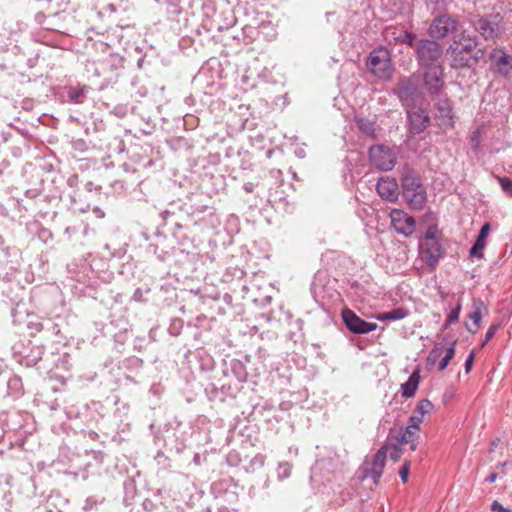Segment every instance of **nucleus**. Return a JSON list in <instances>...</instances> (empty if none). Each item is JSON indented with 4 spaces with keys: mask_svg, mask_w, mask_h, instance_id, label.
<instances>
[{
    "mask_svg": "<svg viewBox=\"0 0 512 512\" xmlns=\"http://www.w3.org/2000/svg\"><path fill=\"white\" fill-rule=\"evenodd\" d=\"M368 156L371 164L380 171H390L396 164L394 151L384 144L372 145L368 150Z\"/></svg>",
    "mask_w": 512,
    "mask_h": 512,
    "instance_id": "dca6fc26",
    "label": "nucleus"
},
{
    "mask_svg": "<svg viewBox=\"0 0 512 512\" xmlns=\"http://www.w3.org/2000/svg\"><path fill=\"white\" fill-rule=\"evenodd\" d=\"M432 409V402L428 399H423L417 403L413 413H415L418 416H421V418L423 419L424 415L430 413Z\"/></svg>",
    "mask_w": 512,
    "mask_h": 512,
    "instance_id": "37998d69",
    "label": "nucleus"
},
{
    "mask_svg": "<svg viewBox=\"0 0 512 512\" xmlns=\"http://www.w3.org/2000/svg\"><path fill=\"white\" fill-rule=\"evenodd\" d=\"M486 310L484 302L482 300H474L473 301V311L468 314L469 319L473 321V325L465 324V328L468 332L475 334L481 323L482 319V310Z\"/></svg>",
    "mask_w": 512,
    "mask_h": 512,
    "instance_id": "bb28decb",
    "label": "nucleus"
},
{
    "mask_svg": "<svg viewBox=\"0 0 512 512\" xmlns=\"http://www.w3.org/2000/svg\"><path fill=\"white\" fill-rule=\"evenodd\" d=\"M45 348L43 345L33 344L28 341L27 344L16 343L13 346L14 359L25 367H34L38 363H42L38 369L50 371L49 365L46 364L47 359H43Z\"/></svg>",
    "mask_w": 512,
    "mask_h": 512,
    "instance_id": "0eeeda50",
    "label": "nucleus"
},
{
    "mask_svg": "<svg viewBox=\"0 0 512 512\" xmlns=\"http://www.w3.org/2000/svg\"><path fill=\"white\" fill-rule=\"evenodd\" d=\"M386 450H378L371 460L366 459L361 467L362 480L371 478L374 484H378L383 474L386 463Z\"/></svg>",
    "mask_w": 512,
    "mask_h": 512,
    "instance_id": "a211bd4d",
    "label": "nucleus"
},
{
    "mask_svg": "<svg viewBox=\"0 0 512 512\" xmlns=\"http://www.w3.org/2000/svg\"><path fill=\"white\" fill-rule=\"evenodd\" d=\"M267 202L272 208L279 211H286L289 205L287 196H285L283 191L280 190L269 192Z\"/></svg>",
    "mask_w": 512,
    "mask_h": 512,
    "instance_id": "7c9ffc66",
    "label": "nucleus"
},
{
    "mask_svg": "<svg viewBox=\"0 0 512 512\" xmlns=\"http://www.w3.org/2000/svg\"><path fill=\"white\" fill-rule=\"evenodd\" d=\"M495 64L498 73L502 76H507L512 70V56L501 51V55L496 59Z\"/></svg>",
    "mask_w": 512,
    "mask_h": 512,
    "instance_id": "72a5a7b5",
    "label": "nucleus"
},
{
    "mask_svg": "<svg viewBox=\"0 0 512 512\" xmlns=\"http://www.w3.org/2000/svg\"><path fill=\"white\" fill-rule=\"evenodd\" d=\"M277 474L280 480L288 478L291 474V465L287 462L279 463Z\"/></svg>",
    "mask_w": 512,
    "mask_h": 512,
    "instance_id": "de8ad7c7",
    "label": "nucleus"
},
{
    "mask_svg": "<svg viewBox=\"0 0 512 512\" xmlns=\"http://www.w3.org/2000/svg\"><path fill=\"white\" fill-rule=\"evenodd\" d=\"M460 23L457 18L446 12L437 15L431 22L427 33L434 39H444L449 35H455L459 30Z\"/></svg>",
    "mask_w": 512,
    "mask_h": 512,
    "instance_id": "9d476101",
    "label": "nucleus"
},
{
    "mask_svg": "<svg viewBox=\"0 0 512 512\" xmlns=\"http://www.w3.org/2000/svg\"><path fill=\"white\" fill-rule=\"evenodd\" d=\"M85 189L89 192H92V191H96V192H99L101 191L102 187L99 186V185H95L93 182L91 181H88L85 183L84 185Z\"/></svg>",
    "mask_w": 512,
    "mask_h": 512,
    "instance_id": "774afa93",
    "label": "nucleus"
},
{
    "mask_svg": "<svg viewBox=\"0 0 512 512\" xmlns=\"http://www.w3.org/2000/svg\"><path fill=\"white\" fill-rule=\"evenodd\" d=\"M474 357H475L474 351H471L468 354V356L466 357V360H465V363H464V367H465L466 373H469L471 371L472 366H473V362H474Z\"/></svg>",
    "mask_w": 512,
    "mask_h": 512,
    "instance_id": "680f3d73",
    "label": "nucleus"
},
{
    "mask_svg": "<svg viewBox=\"0 0 512 512\" xmlns=\"http://www.w3.org/2000/svg\"><path fill=\"white\" fill-rule=\"evenodd\" d=\"M356 124L360 132L370 138H376V127L375 122L367 118H359L356 120Z\"/></svg>",
    "mask_w": 512,
    "mask_h": 512,
    "instance_id": "e433bc0d",
    "label": "nucleus"
},
{
    "mask_svg": "<svg viewBox=\"0 0 512 512\" xmlns=\"http://www.w3.org/2000/svg\"><path fill=\"white\" fill-rule=\"evenodd\" d=\"M409 315V310L404 307H397L390 311L383 312L377 315L379 321H397L404 319Z\"/></svg>",
    "mask_w": 512,
    "mask_h": 512,
    "instance_id": "473e14b6",
    "label": "nucleus"
},
{
    "mask_svg": "<svg viewBox=\"0 0 512 512\" xmlns=\"http://www.w3.org/2000/svg\"><path fill=\"white\" fill-rule=\"evenodd\" d=\"M221 391L224 395V400L227 398V397H230V398H235L238 391H239V388L236 387V386H232L231 384H223L221 387Z\"/></svg>",
    "mask_w": 512,
    "mask_h": 512,
    "instance_id": "8fccbe9b",
    "label": "nucleus"
},
{
    "mask_svg": "<svg viewBox=\"0 0 512 512\" xmlns=\"http://www.w3.org/2000/svg\"><path fill=\"white\" fill-rule=\"evenodd\" d=\"M485 246H486V243L481 242L476 239L469 250V256L471 258H478V259L483 258V256H484L483 249L485 248Z\"/></svg>",
    "mask_w": 512,
    "mask_h": 512,
    "instance_id": "a18cd8bd",
    "label": "nucleus"
},
{
    "mask_svg": "<svg viewBox=\"0 0 512 512\" xmlns=\"http://www.w3.org/2000/svg\"><path fill=\"white\" fill-rule=\"evenodd\" d=\"M499 326L500 325L498 323H495L488 328L485 337L481 343V347H484L495 336L497 330L499 329Z\"/></svg>",
    "mask_w": 512,
    "mask_h": 512,
    "instance_id": "3c124183",
    "label": "nucleus"
},
{
    "mask_svg": "<svg viewBox=\"0 0 512 512\" xmlns=\"http://www.w3.org/2000/svg\"><path fill=\"white\" fill-rule=\"evenodd\" d=\"M205 393L210 401L224 402V395L221 388H218L214 384H210L205 388Z\"/></svg>",
    "mask_w": 512,
    "mask_h": 512,
    "instance_id": "a19ab883",
    "label": "nucleus"
},
{
    "mask_svg": "<svg viewBox=\"0 0 512 512\" xmlns=\"http://www.w3.org/2000/svg\"><path fill=\"white\" fill-rule=\"evenodd\" d=\"M345 327L353 334H367L375 331L378 327L375 322H368L358 316L353 310L344 308L341 312Z\"/></svg>",
    "mask_w": 512,
    "mask_h": 512,
    "instance_id": "f3484780",
    "label": "nucleus"
},
{
    "mask_svg": "<svg viewBox=\"0 0 512 512\" xmlns=\"http://www.w3.org/2000/svg\"><path fill=\"white\" fill-rule=\"evenodd\" d=\"M143 366V360L136 356H130L124 358L120 364L119 368L123 369L125 372L135 373L139 371Z\"/></svg>",
    "mask_w": 512,
    "mask_h": 512,
    "instance_id": "c9c22d12",
    "label": "nucleus"
},
{
    "mask_svg": "<svg viewBox=\"0 0 512 512\" xmlns=\"http://www.w3.org/2000/svg\"><path fill=\"white\" fill-rule=\"evenodd\" d=\"M461 308H462L461 302H460V300H458L456 305L454 307H452L451 310L449 311V313L447 314V318L444 323L445 329L448 328L450 325L458 322Z\"/></svg>",
    "mask_w": 512,
    "mask_h": 512,
    "instance_id": "ea45409f",
    "label": "nucleus"
},
{
    "mask_svg": "<svg viewBox=\"0 0 512 512\" xmlns=\"http://www.w3.org/2000/svg\"><path fill=\"white\" fill-rule=\"evenodd\" d=\"M89 91L90 87L87 85L66 86V101L71 104H82L87 99Z\"/></svg>",
    "mask_w": 512,
    "mask_h": 512,
    "instance_id": "393cba45",
    "label": "nucleus"
},
{
    "mask_svg": "<svg viewBox=\"0 0 512 512\" xmlns=\"http://www.w3.org/2000/svg\"><path fill=\"white\" fill-rule=\"evenodd\" d=\"M490 229H491L490 224L488 222L484 223L481 226L480 231H479L476 239L481 241V242L486 243V239H487V236L489 234Z\"/></svg>",
    "mask_w": 512,
    "mask_h": 512,
    "instance_id": "6e6d98bb",
    "label": "nucleus"
},
{
    "mask_svg": "<svg viewBox=\"0 0 512 512\" xmlns=\"http://www.w3.org/2000/svg\"><path fill=\"white\" fill-rule=\"evenodd\" d=\"M491 510L497 511V512H511V510L509 508L504 507L498 501H494L491 504Z\"/></svg>",
    "mask_w": 512,
    "mask_h": 512,
    "instance_id": "0e129e2a",
    "label": "nucleus"
},
{
    "mask_svg": "<svg viewBox=\"0 0 512 512\" xmlns=\"http://www.w3.org/2000/svg\"><path fill=\"white\" fill-rule=\"evenodd\" d=\"M191 208H193V201L191 199H177L171 201L167 208L160 213L164 224L170 222L176 227L173 236L179 239L181 246H185L186 242L189 240L186 236H180L179 231L183 228H188V217Z\"/></svg>",
    "mask_w": 512,
    "mask_h": 512,
    "instance_id": "7ed1b4c3",
    "label": "nucleus"
},
{
    "mask_svg": "<svg viewBox=\"0 0 512 512\" xmlns=\"http://www.w3.org/2000/svg\"><path fill=\"white\" fill-rule=\"evenodd\" d=\"M424 254L426 255V263L429 267H435L442 254V247L438 241L426 242L421 244Z\"/></svg>",
    "mask_w": 512,
    "mask_h": 512,
    "instance_id": "a878e982",
    "label": "nucleus"
},
{
    "mask_svg": "<svg viewBox=\"0 0 512 512\" xmlns=\"http://www.w3.org/2000/svg\"><path fill=\"white\" fill-rule=\"evenodd\" d=\"M402 195L412 209L423 208L427 195L418 172L405 167L401 176Z\"/></svg>",
    "mask_w": 512,
    "mask_h": 512,
    "instance_id": "39448f33",
    "label": "nucleus"
},
{
    "mask_svg": "<svg viewBox=\"0 0 512 512\" xmlns=\"http://www.w3.org/2000/svg\"><path fill=\"white\" fill-rule=\"evenodd\" d=\"M225 374L227 376L232 374L239 383L246 382L248 376L245 364L241 360L234 358L227 363Z\"/></svg>",
    "mask_w": 512,
    "mask_h": 512,
    "instance_id": "cd10ccee",
    "label": "nucleus"
},
{
    "mask_svg": "<svg viewBox=\"0 0 512 512\" xmlns=\"http://www.w3.org/2000/svg\"><path fill=\"white\" fill-rule=\"evenodd\" d=\"M368 70L377 78L389 80L393 75V66L389 50L383 46L375 48L366 61Z\"/></svg>",
    "mask_w": 512,
    "mask_h": 512,
    "instance_id": "6e6552de",
    "label": "nucleus"
},
{
    "mask_svg": "<svg viewBox=\"0 0 512 512\" xmlns=\"http://www.w3.org/2000/svg\"><path fill=\"white\" fill-rule=\"evenodd\" d=\"M271 409H273V407L266 401L263 405L257 404L254 406V414L265 416L264 412H268Z\"/></svg>",
    "mask_w": 512,
    "mask_h": 512,
    "instance_id": "13d9d810",
    "label": "nucleus"
},
{
    "mask_svg": "<svg viewBox=\"0 0 512 512\" xmlns=\"http://www.w3.org/2000/svg\"><path fill=\"white\" fill-rule=\"evenodd\" d=\"M45 14L43 12H38L36 15H35V21L37 24L43 26L45 29L47 30H51V28L49 26H45L44 22H45Z\"/></svg>",
    "mask_w": 512,
    "mask_h": 512,
    "instance_id": "e2e57ef3",
    "label": "nucleus"
},
{
    "mask_svg": "<svg viewBox=\"0 0 512 512\" xmlns=\"http://www.w3.org/2000/svg\"><path fill=\"white\" fill-rule=\"evenodd\" d=\"M432 101L435 110L434 118L437 121V125L443 129L453 128L455 124L453 101L446 94L432 97Z\"/></svg>",
    "mask_w": 512,
    "mask_h": 512,
    "instance_id": "9b49d317",
    "label": "nucleus"
},
{
    "mask_svg": "<svg viewBox=\"0 0 512 512\" xmlns=\"http://www.w3.org/2000/svg\"><path fill=\"white\" fill-rule=\"evenodd\" d=\"M406 128L410 137L423 133L431 124V117L424 105L405 109Z\"/></svg>",
    "mask_w": 512,
    "mask_h": 512,
    "instance_id": "1a4fd4ad",
    "label": "nucleus"
},
{
    "mask_svg": "<svg viewBox=\"0 0 512 512\" xmlns=\"http://www.w3.org/2000/svg\"><path fill=\"white\" fill-rule=\"evenodd\" d=\"M19 259V249L0 234V266H4L10 271H16L20 265Z\"/></svg>",
    "mask_w": 512,
    "mask_h": 512,
    "instance_id": "aec40b11",
    "label": "nucleus"
},
{
    "mask_svg": "<svg viewBox=\"0 0 512 512\" xmlns=\"http://www.w3.org/2000/svg\"><path fill=\"white\" fill-rule=\"evenodd\" d=\"M417 76L420 77L422 87L425 88L427 94L431 96V98L444 94L445 81L443 66L420 69Z\"/></svg>",
    "mask_w": 512,
    "mask_h": 512,
    "instance_id": "f8f14e48",
    "label": "nucleus"
},
{
    "mask_svg": "<svg viewBox=\"0 0 512 512\" xmlns=\"http://www.w3.org/2000/svg\"><path fill=\"white\" fill-rule=\"evenodd\" d=\"M236 23L237 19L232 15H230V22L225 26L218 19L206 18L200 22L195 15L190 17L184 15L183 27L180 26L178 30L183 37L189 38L193 43H199L203 46L215 38V31L228 32L234 28Z\"/></svg>",
    "mask_w": 512,
    "mask_h": 512,
    "instance_id": "f03ea898",
    "label": "nucleus"
},
{
    "mask_svg": "<svg viewBox=\"0 0 512 512\" xmlns=\"http://www.w3.org/2000/svg\"><path fill=\"white\" fill-rule=\"evenodd\" d=\"M105 334L114 339V349L118 352L123 350L125 343L129 338L130 326L126 318L111 320L104 328Z\"/></svg>",
    "mask_w": 512,
    "mask_h": 512,
    "instance_id": "6ab92c4d",
    "label": "nucleus"
},
{
    "mask_svg": "<svg viewBox=\"0 0 512 512\" xmlns=\"http://www.w3.org/2000/svg\"><path fill=\"white\" fill-rule=\"evenodd\" d=\"M455 345H456V341H454L447 349H446V353H445V356L446 359H449L451 361V359L454 357L455 355Z\"/></svg>",
    "mask_w": 512,
    "mask_h": 512,
    "instance_id": "338daca9",
    "label": "nucleus"
},
{
    "mask_svg": "<svg viewBox=\"0 0 512 512\" xmlns=\"http://www.w3.org/2000/svg\"><path fill=\"white\" fill-rule=\"evenodd\" d=\"M24 306H25V304H24V303L19 302V303H17V304H16V306H15V307H13V308L11 309V316H12L13 321H14L15 323H19V324H20V323H22V322H23V319L21 318V316H22L23 314H26V312H27V310H26V309H23V308H24Z\"/></svg>",
    "mask_w": 512,
    "mask_h": 512,
    "instance_id": "49530a36",
    "label": "nucleus"
},
{
    "mask_svg": "<svg viewBox=\"0 0 512 512\" xmlns=\"http://www.w3.org/2000/svg\"><path fill=\"white\" fill-rule=\"evenodd\" d=\"M23 392L22 379L17 375L10 377L7 381L8 395H10L12 398H19L23 395Z\"/></svg>",
    "mask_w": 512,
    "mask_h": 512,
    "instance_id": "f704fd0d",
    "label": "nucleus"
},
{
    "mask_svg": "<svg viewBox=\"0 0 512 512\" xmlns=\"http://www.w3.org/2000/svg\"><path fill=\"white\" fill-rule=\"evenodd\" d=\"M98 504V501L94 499L93 497H88L85 501V504L83 506V510L85 512L91 511L93 508H95Z\"/></svg>",
    "mask_w": 512,
    "mask_h": 512,
    "instance_id": "052dcab7",
    "label": "nucleus"
},
{
    "mask_svg": "<svg viewBox=\"0 0 512 512\" xmlns=\"http://www.w3.org/2000/svg\"><path fill=\"white\" fill-rule=\"evenodd\" d=\"M394 93L404 110L424 105L426 102V94L422 89L420 77L417 74L400 78L394 88Z\"/></svg>",
    "mask_w": 512,
    "mask_h": 512,
    "instance_id": "20e7f679",
    "label": "nucleus"
},
{
    "mask_svg": "<svg viewBox=\"0 0 512 512\" xmlns=\"http://www.w3.org/2000/svg\"><path fill=\"white\" fill-rule=\"evenodd\" d=\"M149 252H152L153 254H155L160 261H165L167 259V257L169 256L168 251H164L163 249L161 251H159L158 244H150Z\"/></svg>",
    "mask_w": 512,
    "mask_h": 512,
    "instance_id": "603ef678",
    "label": "nucleus"
},
{
    "mask_svg": "<svg viewBox=\"0 0 512 512\" xmlns=\"http://www.w3.org/2000/svg\"><path fill=\"white\" fill-rule=\"evenodd\" d=\"M178 2L179 0H167L165 2V9L169 19L176 20L177 23H184V15L189 16L186 11H183Z\"/></svg>",
    "mask_w": 512,
    "mask_h": 512,
    "instance_id": "c756f323",
    "label": "nucleus"
},
{
    "mask_svg": "<svg viewBox=\"0 0 512 512\" xmlns=\"http://www.w3.org/2000/svg\"><path fill=\"white\" fill-rule=\"evenodd\" d=\"M418 431L415 425H408L404 430L401 429L397 436H395L397 443L384 444L381 448H399L401 444L411 443L410 448H416L415 440L418 438Z\"/></svg>",
    "mask_w": 512,
    "mask_h": 512,
    "instance_id": "5701e85b",
    "label": "nucleus"
},
{
    "mask_svg": "<svg viewBox=\"0 0 512 512\" xmlns=\"http://www.w3.org/2000/svg\"><path fill=\"white\" fill-rule=\"evenodd\" d=\"M46 335L56 336L58 338H63L62 329L60 324L54 323L51 319H44V331Z\"/></svg>",
    "mask_w": 512,
    "mask_h": 512,
    "instance_id": "58836bf2",
    "label": "nucleus"
},
{
    "mask_svg": "<svg viewBox=\"0 0 512 512\" xmlns=\"http://www.w3.org/2000/svg\"><path fill=\"white\" fill-rule=\"evenodd\" d=\"M502 22V14L496 12L480 16L471 25L485 40H493L500 35Z\"/></svg>",
    "mask_w": 512,
    "mask_h": 512,
    "instance_id": "4468645a",
    "label": "nucleus"
},
{
    "mask_svg": "<svg viewBox=\"0 0 512 512\" xmlns=\"http://www.w3.org/2000/svg\"><path fill=\"white\" fill-rule=\"evenodd\" d=\"M26 326L30 331V335H35L37 332L44 331V319L34 318L26 321Z\"/></svg>",
    "mask_w": 512,
    "mask_h": 512,
    "instance_id": "c03bdc74",
    "label": "nucleus"
},
{
    "mask_svg": "<svg viewBox=\"0 0 512 512\" xmlns=\"http://www.w3.org/2000/svg\"><path fill=\"white\" fill-rule=\"evenodd\" d=\"M70 360V355L64 353L62 356L58 358L56 367L63 370H70L72 367V363L70 362Z\"/></svg>",
    "mask_w": 512,
    "mask_h": 512,
    "instance_id": "09e8293b",
    "label": "nucleus"
},
{
    "mask_svg": "<svg viewBox=\"0 0 512 512\" xmlns=\"http://www.w3.org/2000/svg\"><path fill=\"white\" fill-rule=\"evenodd\" d=\"M150 290L147 288V289H143V288H136L133 295H132V300L135 301V302H144L145 301V294H147Z\"/></svg>",
    "mask_w": 512,
    "mask_h": 512,
    "instance_id": "4d7b16f0",
    "label": "nucleus"
},
{
    "mask_svg": "<svg viewBox=\"0 0 512 512\" xmlns=\"http://www.w3.org/2000/svg\"><path fill=\"white\" fill-rule=\"evenodd\" d=\"M438 235V228L435 225L429 226L425 232V243L426 242H432V241H438L437 238Z\"/></svg>",
    "mask_w": 512,
    "mask_h": 512,
    "instance_id": "864d4df0",
    "label": "nucleus"
},
{
    "mask_svg": "<svg viewBox=\"0 0 512 512\" xmlns=\"http://www.w3.org/2000/svg\"><path fill=\"white\" fill-rule=\"evenodd\" d=\"M422 422H423V419L421 418V416H418L415 413H413L409 418V425H415L417 427V429H419V425Z\"/></svg>",
    "mask_w": 512,
    "mask_h": 512,
    "instance_id": "69168bd1",
    "label": "nucleus"
},
{
    "mask_svg": "<svg viewBox=\"0 0 512 512\" xmlns=\"http://www.w3.org/2000/svg\"><path fill=\"white\" fill-rule=\"evenodd\" d=\"M391 225L398 234L411 236L415 231V219L400 209H393L390 212Z\"/></svg>",
    "mask_w": 512,
    "mask_h": 512,
    "instance_id": "412c9836",
    "label": "nucleus"
},
{
    "mask_svg": "<svg viewBox=\"0 0 512 512\" xmlns=\"http://www.w3.org/2000/svg\"><path fill=\"white\" fill-rule=\"evenodd\" d=\"M394 38L399 43L406 44L409 47L413 48V50L415 51V45L418 41V40H416L415 33L408 31V30L400 29L398 35H396Z\"/></svg>",
    "mask_w": 512,
    "mask_h": 512,
    "instance_id": "4c0bfd02",
    "label": "nucleus"
},
{
    "mask_svg": "<svg viewBox=\"0 0 512 512\" xmlns=\"http://www.w3.org/2000/svg\"><path fill=\"white\" fill-rule=\"evenodd\" d=\"M123 65L124 57L117 53L109 54L106 59L98 63V66L95 67V74L98 77L103 76V82L100 84L101 89L117 81L118 71L123 68Z\"/></svg>",
    "mask_w": 512,
    "mask_h": 512,
    "instance_id": "ddd939ff",
    "label": "nucleus"
},
{
    "mask_svg": "<svg viewBox=\"0 0 512 512\" xmlns=\"http://www.w3.org/2000/svg\"><path fill=\"white\" fill-rule=\"evenodd\" d=\"M480 42L477 36L462 31L455 34L447 49L454 69L473 68L478 65L484 56V49L479 47Z\"/></svg>",
    "mask_w": 512,
    "mask_h": 512,
    "instance_id": "f257e3e1",
    "label": "nucleus"
},
{
    "mask_svg": "<svg viewBox=\"0 0 512 512\" xmlns=\"http://www.w3.org/2000/svg\"><path fill=\"white\" fill-rule=\"evenodd\" d=\"M260 22L257 18H253L250 22L243 24L240 33L227 32L226 40L233 39L238 42L245 41L246 39L254 40L259 35Z\"/></svg>",
    "mask_w": 512,
    "mask_h": 512,
    "instance_id": "4be33fe9",
    "label": "nucleus"
},
{
    "mask_svg": "<svg viewBox=\"0 0 512 512\" xmlns=\"http://www.w3.org/2000/svg\"><path fill=\"white\" fill-rule=\"evenodd\" d=\"M421 377L420 372L418 370L413 371L408 380L401 385V394L404 398H411L415 395Z\"/></svg>",
    "mask_w": 512,
    "mask_h": 512,
    "instance_id": "c85d7f7f",
    "label": "nucleus"
},
{
    "mask_svg": "<svg viewBox=\"0 0 512 512\" xmlns=\"http://www.w3.org/2000/svg\"><path fill=\"white\" fill-rule=\"evenodd\" d=\"M500 185L502 190L512 197V179L509 177H502L500 178Z\"/></svg>",
    "mask_w": 512,
    "mask_h": 512,
    "instance_id": "5fc2aeb1",
    "label": "nucleus"
},
{
    "mask_svg": "<svg viewBox=\"0 0 512 512\" xmlns=\"http://www.w3.org/2000/svg\"><path fill=\"white\" fill-rule=\"evenodd\" d=\"M410 463L409 462H405L400 470H399V475H400V478L401 480L406 483L407 480H408V476H409V470H410Z\"/></svg>",
    "mask_w": 512,
    "mask_h": 512,
    "instance_id": "bf43d9fd",
    "label": "nucleus"
},
{
    "mask_svg": "<svg viewBox=\"0 0 512 512\" xmlns=\"http://www.w3.org/2000/svg\"><path fill=\"white\" fill-rule=\"evenodd\" d=\"M414 53L419 69L443 66V46L432 38L419 39L415 45Z\"/></svg>",
    "mask_w": 512,
    "mask_h": 512,
    "instance_id": "423d86ee",
    "label": "nucleus"
},
{
    "mask_svg": "<svg viewBox=\"0 0 512 512\" xmlns=\"http://www.w3.org/2000/svg\"><path fill=\"white\" fill-rule=\"evenodd\" d=\"M424 2L431 14H435L437 12L443 13L446 11L445 0H424Z\"/></svg>",
    "mask_w": 512,
    "mask_h": 512,
    "instance_id": "79ce46f5",
    "label": "nucleus"
},
{
    "mask_svg": "<svg viewBox=\"0 0 512 512\" xmlns=\"http://www.w3.org/2000/svg\"><path fill=\"white\" fill-rule=\"evenodd\" d=\"M28 417L27 413H22L18 410H10L7 412L6 426L9 430H17L22 428V421Z\"/></svg>",
    "mask_w": 512,
    "mask_h": 512,
    "instance_id": "2f4dec72",
    "label": "nucleus"
},
{
    "mask_svg": "<svg viewBox=\"0 0 512 512\" xmlns=\"http://www.w3.org/2000/svg\"><path fill=\"white\" fill-rule=\"evenodd\" d=\"M188 221L201 228H214L220 223L214 207L194 202L193 208L189 212Z\"/></svg>",
    "mask_w": 512,
    "mask_h": 512,
    "instance_id": "2eb2a0df",
    "label": "nucleus"
},
{
    "mask_svg": "<svg viewBox=\"0 0 512 512\" xmlns=\"http://www.w3.org/2000/svg\"><path fill=\"white\" fill-rule=\"evenodd\" d=\"M376 190L382 199L394 201L398 197V185L394 179L380 178L376 184Z\"/></svg>",
    "mask_w": 512,
    "mask_h": 512,
    "instance_id": "b1692460",
    "label": "nucleus"
}]
</instances>
